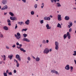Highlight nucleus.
<instances>
[{
	"mask_svg": "<svg viewBox=\"0 0 76 76\" xmlns=\"http://www.w3.org/2000/svg\"><path fill=\"white\" fill-rule=\"evenodd\" d=\"M74 54H73V56H76V51H74Z\"/></svg>",
	"mask_w": 76,
	"mask_h": 76,
	"instance_id": "72a5a7b5",
	"label": "nucleus"
},
{
	"mask_svg": "<svg viewBox=\"0 0 76 76\" xmlns=\"http://www.w3.org/2000/svg\"><path fill=\"white\" fill-rule=\"evenodd\" d=\"M17 28H18V26H17V24H16L15 27V29H17Z\"/></svg>",
	"mask_w": 76,
	"mask_h": 76,
	"instance_id": "de8ad7c7",
	"label": "nucleus"
},
{
	"mask_svg": "<svg viewBox=\"0 0 76 76\" xmlns=\"http://www.w3.org/2000/svg\"><path fill=\"white\" fill-rule=\"evenodd\" d=\"M51 20V18L50 17H47V20Z\"/></svg>",
	"mask_w": 76,
	"mask_h": 76,
	"instance_id": "2f4dec72",
	"label": "nucleus"
},
{
	"mask_svg": "<svg viewBox=\"0 0 76 76\" xmlns=\"http://www.w3.org/2000/svg\"><path fill=\"white\" fill-rule=\"evenodd\" d=\"M34 7H35V8H37V4H36L35 5V6H34Z\"/></svg>",
	"mask_w": 76,
	"mask_h": 76,
	"instance_id": "09e8293b",
	"label": "nucleus"
},
{
	"mask_svg": "<svg viewBox=\"0 0 76 76\" xmlns=\"http://www.w3.org/2000/svg\"><path fill=\"white\" fill-rule=\"evenodd\" d=\"M66 35L68 39H70V34L69 32H67V33Z\"/></svg>",
	"mask_w": 76,
	"mask_h": 76,
	"instance_id": "9b49d317",
	"label": "nucleus"
},
{
	"mask_svg": "<svg viewBox=\"0 0 76 76\" xmlns=\"http://www.w3.org/2000/svg\"><path fill=\"white\" fill-rule=\"evenodd\" d=\"M46 27L47 28V29H51V26H49V24H47L46 25Z\"/></svg>",
	"mask_w": 76,
	"mask_h": 76,
	"instance_id": "f8f14e48",
	"label": "nucleus"
},
{
	"mask_svg": "<svg viewBox=\"0 0 76 76\" xmlns=\"http://www.w3.org/2000/svg\"><path fill=\"white\" fill-rule=\"evenodd\" d=\"M34 11H31V15H34Z\"/></svg>",
	"mask_w": 76,
	"mask_h": 76,
	"instance_id": "c85d7f7f",
	"label": "nucleus"
},
{
	"mask_svg": "<svg viewBox=\"0 0 76 76\" xmlns=\"http://www.w3.org/2000/svg\"><path fill=\"white\" fill-rule=\"evenodd\" d=\"M15 58H17V59L18 60V61H21V58H20V56H19V55H16L15 56Z\"/></svg>",
	"mask_w": 76,
	"mask_h": 76,
	"instance_id": "7ed1b4c3",
	"label": "nucleus"
},
{
	"mask_svg": "<svg viewBox=\"0 0 76 76\" xmlns=\"http://www.w3.org/2000/svg\"><path fill=\"white\" fill-rule=\"evenodd\" d=\"M70 69L71 72H73V66H71L70 67Z\"/></svg>",
	"mask_w": 76,
	"mask_h": 76,
	"instance_id": "412c9836",
	"label": "nucleus"
},
{
	"mask_svg": "<svg viewBox=\"0 0 76 76\" xmlns=\"http://www.w3.org/2000/svg\"><path fill=\"white\" fill-rule=\"evenodd\" d=\"M44 6V3H42V6L41 7L42 9V8H43Z\"/></svg>",
	"mask_w": 76,
	"mask_h": 76,
	"instance_id": "f704fd0d",
	"label": "nucleus"
},
{
	"mask_svg": "<svg viewBox=\"0 0 76 76\" xmlns=\"http://www.w3.org/2000/svg\"><path fill=\"white\" fill-rule=\"evenodd\" d=\"M74 9H75V10H76V8L75 7H74Z\"/></svg>",
	"mask_w": 76,
	"mask_h": 76,
	"instance_id": "774afa93",
	"label": "nucleus"
},
{
	"mask_svg": "<svg viewBox=\"0 0 76 76\" xmlns=\"http://www.w3.org/2000/svg\"><path fill=\"white\" fill-rule=\"evenodd\" d=\"M7 12H6V13L4 12V15H7Z\"/></svg>",
	"mask_w": 76,
	"mask_h": 76,
	"instance_id": "69168bd1",
	"label": "nucleus"
},
{
	"mask_svg": "<svg viewBox=\"0 0 76 76\" xmlns=\"http://www.w3.org/2000/svg\"><path fill=\"white\" fill-rule=\"evenodd\" d=\"M44 20H47V17H45L44 18Z\"/></svg>",
	"mask_w": 76,
	"mask_h": 76,
	"instance_id": "37998d69",
	"label": "nucleus"
},
{
	"mask_svg": "<svg viewBox=\"0 0 76 76\" xmlns=\"http://www.w3.org/2000/svg\"><path fill=\"white\" fill-rule=\"evenodd\" d=\"M15 45H14L12 46V47H13V48H15Z\"/></svg>",
	"mask_w": 76,
	"mask_h": 76,
	"instance_id": "864d4df0",
	"label": "nucleus"
},
{
	"mask_svg": "<svg viewBox=\"0 0 76 76\" xmlns=\"http://www.w3.org/2000/svg\"><path fill=\"white\" fill-rule=\"evenodd\" d=\"M51 3H54V2H56L57 1V0H50Z\"/></svg>",
	"mask_w": 76,
	"mask_h": 76,
	"instance_id": "c756f323",
	"label": "nucleus"
},
{
	"mask_svg": "<svg viewBox=\"0 0 76 76\" xmlns=\"http://www.w3.org/2000/svg\"><path fill=\"white\" fill-rule=\"evenodd\" d=\"M23 41H26V42H30V40L26 38H24L23 39Z\"/></svg>",
	"mask_w": 76,
	"mask_h": 76,
	"instance_id": "9d476101",
	"label": "nucleus"
},
{
	"mask_svg": "<svg viewBox=\"0 0 76 76\" xmlns=\"http://www.w3.org/2000/svg\"><path fill=\"white\" fill-rule=\"evenodd\" d=\"M52 51L51 49H50L49 50V51Z\"/></svg>",
	"mask_w": 76,
	"mask_h": 76,
	"instance_id": "0e129e2a",
	"label": "nucleus"
},
{
	"mask_svg": "<svg viewBox=\"0 0 76 76\" xmlns=\"http://www.w3.org/2000/svg\"><path fill=\"white\" fill-rule=\"evenodd\" d=\"M8 75H12V72H9Z\"/></svg>",
	"mask_w": 76,
	"mask_h": 76,
	"instance_id": "c03bdc74",
	"label": "nucleus"
},
{
	"mask_svg": "<svg viewBox=\"0 0 76 76\" xmlns=\"http://www.w3.org/2000/svg\"><path fill=\"white\" fill-rule=\"evenodd\" d=\"M69 19L70 18L68 16H65L64 18L65 20H69Z\"/></svg>",
	"mask_w": 76,
	"mask_h": 76,
	"instance_id": "ddd939ff",
	"label": "nucleus"
},
{
	"mask_svg": "<svg viewBox=\"0 0 76 76\" xmlns=\"http://www.w3.org/2000/svg\"><path fill=\"white\" fill-rule=\"evenodd\" d=\"M8 25L9 26H11V23H8Z\"/></svg>",
	"mask_w": 76,
	"mask_h": 76,
	"instance_id": "3c124183",
	"label": "nucleus"
},
{
	"mask_svg": "<svg viewBox=\"0 0 76 76\" xmlns=\"http://www.w3.org/2000/svg\"><path fill=\"white\" fill-rule=\"evenodd\" d=\"M7 2V0H2L1 1V3L3 4H6Z\"/></svg>",
	"mask_w": 76,
	"mask_h": 76,
	"instance_id": "423d86ee",
	"label": "nucleus"
},
{
	"mask_svg": "<svg viewBox=\"0 0 76 76\" xmlns=\"http://www.w3.org/2000/svg\"><path fill=\"white\" fill-rule=\"evenodd\" d=\"M23 36L24 38H26L27 36H28V35L26 34H23Z\"/></svg>",
	"mask_w": 76,
	"mask_h": 76,
	"instance_id": "b1692460",
	"label": "nucleus"
},
{
	"mask_svg": "<svg viewBox=\"0 0 76 76\" xmlns=\"http://www.w3.org/2000/svg\"><path fill=\"white\" fill-rule=\"evenodd\" d=\"M4 76H7V75L6 72L4 73Z\"/></svg>",
	"mask_w": 76,
	"mask_h": 76,
	"instance_id": "79ce46f5",
	"label": "nucleus"
},
{
	"mask_svg": "<svg viewBox=\"0 0 76 76\" xmlns=\"http://www.w3.org/2000/svg\"><path fill=\"white\" fill-rule=\"evenodd\" d=\"M72 25H73V24L72 23H70V25H68L69 28H70V27L72 26Z\"/></svg>",
	"mask_w": 76,
	"mask_h": 76,
	"instance_id": "6ab92c4d",
	"label": "nucleus"
},
{
	"mask_svg": "<svg viewBox=\"0 0 76 76\" xmlns=\"http://www.w3.org/2000/svg\"><path fill=\"white\" fill-rule=\"evenodd\" d=\"M28 29L27 28H25V29H23L22 30V31L23 32V31H26V30Z\"/></svg>",
	"mask_w": 76,
	"mask_h": 76,
	"instance_id": "473e14b6",
	"label": "nucleus"
},
{
	"mask_svg": "<svg viewBox=\"0 0 76 76\" xmlns=\"http://www.w3.org/2000/svg\"><path fill=\"white\" fill-rule=\"evenodd\" d=\"M16 38L17 39H20V37L19 36H17Z\"/></svg>",
	"mask_w": 76,
	"mask_h": 76,
	"instance_id": "e433bc0d",
	"label": "nucleus"
},
{
	"mask_svg": "<svg viewBox=\"0 0 76 76\" xmlns=\"http://www.w3.org/2000/svg\"><path fill=\"white\" fill-rule=\"evenodd\" d=\"M18 24H19V25H22V24H23L24 23H23V22H19L18 23Z\"/></svg>",
	"mask_w": 76,
	"mask_h": 76,
	"instance_id": "4be33fe9",
	"label": "nucleus"
},
{
	"mask_svg": "<svg viewBox=\"0 0 76 76\" xmlns=\"http://www.w3.org/2000/svg\"><path fill=\"white\" fill-rule=\"evenodd\" d=\"M16 63H17V67H18L19 66V64L18 63V61H16Z\"/></svg>",
	"mask_w": 76,
	"mask_h": 76,
	"instance_id": "a878e982",
	"label": "nucleus"
},
{
	"mask_svg": "<svg viewBox=\"0 0 76 76\" xmlns=\"http://www.w3.org/2000/svg\"><path fill=\"white\" fill-rule=\"evenodd\" d=\"M0 37L2 38L3 37V35L2 34H0Z\"/></svg>",
	"mask_w": 76,
	"mask_h": 76,
	"instance_id": "c9c22d12",
	"label": "nucleus"
},
{
	"mask_svg": "<svg viewBox=\"0 0 76 76\" xmlns=\"http://www.w3.org/2000/svg\"><path fill=\"white\" fill-rule=\"evenodd\" d=\"M7 9V6L5 5L4 6L3 8L1 9V10H5V9Z\"/></svg>",
	"mask_w": 76,
	"mask_h": 76,
	"instance_id": "1a4fd4ad",
	"label": "nucleus"
},
{
	"mask_svg": "<svg viewBox=\"0 0 76 76\" xmlns=\"http://www.w3.org/2000/svg\"><path fill=\"white\" fill-rule=\"evenodd\" d=\"M57 27L58 28H61V25L59 23L58 24Z\"/></svg>",
	"mask_w": 76,
	"mask_h": 76,
	"instance_id": "a211bd4d",
	"label": "nucleus"
},
{
	"mask_svg": "<svg viewBox=\"0 0 76 76\" xmlns=\"http://www.w3.org/2000/svg\"><path fill=\"white\" fill-rule=\"evenodd\" d=\"M18 61L17 60H16V59H14V61L15 62V61H16H16Z\"/></svg>",
	"mask_w": 76,
	"mask_h": 76,
	"instance_id": "e2e57ef3",
	"label": "nucleus"
},
{
	"mask_svg": "<svg viewBox=\"0 0 76 76\" xmlns=\"http://www.w3.org/2000/svg\"><path fill=\"white\" fill-rule=\"evenodd\" d=\"M6 48L7 49H9V48L8 46H6Z\"/></svg>",
	"mask_w": 76,
	"mask_h": 76,
	"instance_id": "6e6d98bb",
	"label": "nucleus"
},
{
	"mask_svg": "<svg viewBox=\"0 0 76 76\" xmlns=\"http://www.w3.org/2000/svg\"><path fill=\"white\" fill-rule=\"evenodd\" d=\"M43 53L45 54H48V53H49V50H48V48H46L44 51Z\"/></svg>",
	"mask_w": 76,
	"mask_h": 76,
	"instance_id": "20e7f679",
	"label": "nucleus"
},
{
	"mask_svg": "<svg viewBox=\"0 0 76 76\" xmlns=\"http://www.w3.org/2000/svg\"><path fill=\"white\" fill-rule=\"evenodd\" d=\"M67 37V35L66 34H65L64 35V39H66V38Z\"/></svg>",
	"mask_w": 76,
	"mask_h": 76,
	"instance_id": "393cba45",
	"label": "nucleus"
},
{
	"mask_svg": "<svg viewBox=\"0 0 76 76\" xmlns=\"http://www.w3.org/2000/svg\"><path fill=\"white\" fill-rule=\"evenodd\" d=\"M50 17L51 18H53V16L50 15Z\"/></svg>",
	"mask_w": 76,
	"mask_h": 76,
	"instance_id": "13d9d810",
	"label": "nucleus"
},
{
	"mask_svg": "<svg viewBox=\"0 0 76 76\" xmlns=\"http://www.w3.org/2000/svg\"><path fill=\"white\" fill-rule=\"evenodd\" d=\"M10 19L12 20H16L17 18L15 17H10Z\"/></svg>",
	"mask_w": 76,
	"mask_h": 76,
	"instance_id": "39448f33",
	"label": "nucleus"
},
{
	"mask_svg": "<svg viewBox=\"0 0 76 76\" xmlns=\"http://www.w3.org/2000/svg\"><path fill=\"white\" fill-rule=\"evenodd\" d=\"M55 72H56V70H51V73H55Z\"/></svg>",
	"mask_w": 76,
	"mask_h": 76,
	"instance_id": "cd10ccee",
	"label": "nucleus"
},
{
	"mask_svg": "<svg viewBox=\"0 0 76 76\" xmlns=\"http://www.w3.org/2000/svg\"><path fill=\"white\" fill-rule=\"evenodd\" d=\"M74 23H76V20L74 21Z\"/></svg>",
	"mask_w": 76,
	"mask_h": 76,
	"instance_id": "338daca9",
	"label": "nucleus"
},
{
	"mask_svg": "<svg viewBox=\"0 0 76 76\" xmlns=\"http://www.w3.org/2000/svg\"><path fill=\"white\" fill-rule=\"evenodd\" d=\"M66 70H69L70 69V66L69 65H67L65 67Z\"/></svg>",
	"mask_w": 76,
	"mask_h": 76,
	"instance_id": "0eeeda50",
	"label": "nucleus"
},
{
	"mask_svg": "<svg viewBox=\"0 0 76 76\" xmlns=\"http://www.w3.org/2000/svg\"><path fill=\"white\" fill-rule=\"evenodd\" d=\"M74 62H75V64H76V60H74Z\"/></svg>",
	"mask_w": 76,
	"mask_h": 76,
	"instance_id": "bf43d9fd",
	"label": "nucleus"
},
{
	"mask_svg": "<svg viewBox=\"0 0 76 76\" xmlns=\"http://www.w3.org/2000/svg\"><path fill=\"white\" fill-rule=\"evenodd\" d=\"M46 42L47 44H48L49 42V40H47L46 41Z\"/></svg>",
	"mask_w": 76,
	"mask_h": 76,
	"instance_id": "49530a36",
	"label": "nucleus"
},
{
	"mask_svg": "<svg viewBox=\"0 0 76 76\" xmlns=\"http://www.w3.org/2000/svg\"><path fill=\"white\" fill-rule=\"evenodd\" d=\"M35 60L37 61H39V60H40V58H39L37 57L36 58Z\"/></svg>",
	"mask_w": 76,
	"mask_h": 76,
	"instance_id": "f3484780",
	"label": "nucleus"
},
{
	"mask_svg": "<svg viewBox=\"0 0 76 76\" xmlns=\"http://www.w3.org/2000/svg\"><path fill=\"white\" fill-rule=\"evenodd\" d=\"M56 6L57 7H61V4H60V3L59 2L57 3Z\"/></svg>",
	"mask_w": 76,
	"mask_h": 76,
	"instance_id": "aec40b11",
	"label": "nucleus"
},
{
	"mask_svg": "<svg viewBox=\"0 0 76 76\" xmlns=\"http://www.w3.org/2000/svg\"><path fill=\"white\" fill-rule=\"evenodd\" d=\"M25 23H26V25H29V20H27L26 21Z\"/></svg>",
	"mask_w": 76,
	"mask_h": 76,
	"instance_id": "2eb2a0df",
	"label": "nucleus"
},
{
	"mask_svg": "<svg viewBox=\"0 0 76 76\" xmlns=\"http://www.w3.org/2000/svg\"><path fill=\"white\" fill-rule=\"evenodd\" d=\"M27 59L28 60V61H30V60H31V58H30L29 57H28V58Z\"/></svg>",
	"mask_w": 76,
	"mask_h": 76,
	"instance_id": "a18cd8bd",
	"label": "nucleus"
},
{
	"mask_svg": "<svg viewBox=\"0 0 76 76\" xmlns=\"http://www.w3.org/2000/svg\"><path fill=\"white\" fill-rule=\"evenodd\" d=\"M6 73L7 74L8 73H9V70H7L6 71Z\"/></svg>",
	"mask_w": 76,
	"mask_h": 76,
	"instance_id": "4d7b16f0",
	"label": "nucleus"
},
{
	"mask_svg": "<svg viewBox=\"0 0 76 76\" xmlns=\"http://www.w3.org/2000/svg\"><path fill=\"white\" fill-rule=\"evenodd\" d=\"M40 23H41V24H42V23H44V20H40Z\"/></svg>",
	"mask_w": 76,
	"mask_h": 76,
	"instance_id": "bb28decb",
	"label": "nucleus"
},
{
	"mask_svg": "<svg viewBox=\"0 0 76 76\" xmlns=\"http://www.w3.org/2000/svg\"><path fill=\"white\" fill-rule=\"evenodd\" d=\"M13 57V55H9L8 56V57L9 58L10 60H12V57Z\"/></svg>",
	"mask_w": 76,
	"mask_h": 76,
	"instance_id": "dca6fc26",
	"label": "nucleus"
},
{
	"mask_svg": "<svg viewBox=\"0 0 76 76\" xmlns=\"http://www.w3.org/2000/svg\"><path fill=\"white\" fill-rule=\"evenodd\" d=\"M58 20H59V21L61 20V15H58Z\"/></svg>",
	"mask_w": 76,
	"mask_h": 76,
	"instance_id": "6e6552de",
	"label": "nucleus"
},
{
	"mask_svg": "<svg viewBox=\"0 0 76 76\" xmlns=\"http://www.w3.org/2000/svg\"><path fill=\"white\" fill-rule=\"evenodd\" d=\"M9 14L11 16H14V14L12 12H10Z\"/></svg>",
	"mask_w": 76,
	"mask_h": 76,
	"instance_id": "5701e85b",
	"label": "nucleus"
},
{
	"mask_svg": "<svg viewBox=\"0 0 76 76\" xmlns=\"http://www.w3.org/2000/svg\"><path fill=\"white\" fill-rule=\"evenodd\" d=\"M23 3H26V0H22Z\"/></svg>",
	"mask_w": 76,
	"mask_h": 76,
	"instance_id": "603ef678",
	"label": "nucleus"
},
{
	"mask_svg": "<svg viewBox=\"0 0 76 76\" xmlns=\"http://www.w3.org/2000/svg\"><path fill=\"white\" fill-rule=\"evenodd\" d=\"M16 44L17 45H19V47L18 46H17V48H18V49H20V51H23L24 53H25V52H26V50L23 49V48H21V47H22V44H21L19 45V43L18 42H17Z\"/></svg>",
	"mask_w": 76,
	"mask_h": 76,
	"instance_id": "f257e3e1",
	"label": "nucleus"
},
{
	"mask_svg": "<svg viewBox=\"0 0 76 76\" xmlns=\"http://www.w3.org/2000/svg\"><path fill=\"white\" fill-rule=\"evenodd\" d=\"M33 58H34V59H36L35 57L34 56H33Z\"/></svg>",
	"mask_w": 76,
	"mask_h": 76,
	"instance_id": "052dcab7",
	"label": "nucleus"
},
{
	"mask_svg": "<svg viewBox=\"0 0 76 76\" xmlns=\"http://www.w3.org/2000/svg\"><path fill=\"white\" fill-rule=\"evenodd\" d=\"M3 59L4 60V61L5 60H6V56L4 55L3 56Z\"/></svg>",
	"mask_w": 76,
	"mask_h": 76,
	"instance_id": "ea45409f",
	"label": "nucleus"
},
{
	"mask_svg": "<svg viewBox=\"0 0 76 76\" xmlns=\"http://www.w3.org/2000/svg\"><path fill=\"white\" fill-rule=\"evenodd\" d=\"M7 22H8V23H10V22H11L10 20H9V19H8L7 20Z\"/></svg>",
	"mask_w": 76,
	"mask_h": 76,
	"instance_id": "4c0bfd02",
	"label": "nucleus"
},
{
	"mask_svg": "<svg viewBox=\"0 0 76 76\" xmlns=\"http://www.w3.org/2000/svg\"><path fill=\"white\" fill-rule=\"evenodd\" d=\"M14 73H16V70H14Z\"/></svg>",
	"mask_w": 76,
	"mask_h": 76,
	"instance_id": "5fc2aeb1",
	"label": "nucleus"
},
{
	"mask_svg": "<svg viewBox=\"0 0 76 76\" xmlns=\"http://www.w3.org/2000/svg\"><path fill=\"white\" fill-rule=\"evenodd\" d=\"M3 29L6 31H8L9 30V28L7 26H4L3 27Z\"/></svg>",
	"mask_w": 76,
	"mask_h": 76,
	"instance_id": "4468645a",
	"label": "nucleus"
},
{
	"mask_svg": "<svg viewBox=\"0 0 76 76\" xmlns=\"http://www.w3.org/2000/svg\"><path fill=\"white\" fill-rule=\"evenodd\" d=\"M55 73L56 75H57L58 74V72H57V71H55Z\"/></svg>",
	"mask_w": 76,
	"mask_h": 76,
	"instance_id": "8fccbe9b",
	"label": "nucleus"
},
{
	"mask_svg": "<svg viewBox=\"0 0 76 76\" xmlns=\"http://www.w3.org/2000/svg\"><path fill=\"white\" fill-rule=\"evenodd\" d=\"M17 36H20V33H19V32H18L17 33Z\"/></svg>",
	"mask_w": 76,
	"mask_h": 76,
	"instance_id": "58836bf2",
	"label": "nucleus"
},
{
	"mask_svg": "<svg viewBox=\"0 0 76 76\" xmlns=\"http://www.w3.org/2000/svg\"><path fill=\"white\" fill-rule=\"evenodd\" d=\"M15 37H16H16H17V35H16V34H15Z\"/></svg>",
	"mask_w": 76,
	"mask_h": 76,
	"instance_id": "680f3d73",
	"label": "nucleus"
},
{
	"mask_svg": "<svg viewBox=\"0 0 76 76\" xmlns=\"http://www.w3.org/2000/svg\"><path fill=\"white\" fill-rule=\"evenodd\" d=\"M55 44L56 45L55 49L56 50H58V49L59 48L58 42H56Z\"/></svg>",
	"mask_w": 76,
	"mask_h": 76,
	"instance_id": "f03ea898",
	"label": "nucleus"
},
{
	"mask_svg": "<svg viewBox=\"0 0 76 76\" xmlns=\"http://www.w3.org/2000/svg\"><path fill=\"white\" fill-rule=\"evenodd\" d=\"M72 31V28H70L69 30V32H71Z\"/></svg>",
	"mask_w": 76,
	"mask_h": 76,
	"instance_id": "a19ab883",
	"label": "nucleus"
},
{
	"mask_svg": "<svg viewBox=\"0 0 76 76\" xmlns=\"http://www.w3.org/2000/svg\"><path fill=\"white\" fill-rule=\"evenodd\" d=\"M43 44H46V41L45 40H43L42 41Z\"/></svg>",
	"mask_w": 76,
	"mask_h": 76,
	"instance_id": "7c9ffc66",
	"label": "nucleus"
}]
</instances>
